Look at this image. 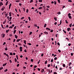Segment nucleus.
<instances>
[{
	"label": "nucleus",
	"instance_id": "32",
	"mask_svg": "<svg viewBox=\"0 0 74 74\" xmlns=\"http://www.w3.org/2000/svg\"><path fill=\"white\" fill-rule=\"evenodd\" d=\"M28 12H29V10L27 9L26 12H27V13H28Z\"/></svg>",
	"mask_w": 74,
	"mask_h": 74
},
{
	"label": "nucleus",
	"instance_id": "51",
	"mask_svg": "<svg viewBox=\"0 0 74 74\" xmlns=\"http://www.w3.org/2000/svg\"><path fill=\"white\" fill-rule=\"evenodd\" d=\"M53 59H52L51 60V62H53Z\"/></svg>",
	"mask_w": 74,
	"mask_h": 74
},
{
	"label": "nucleus",
	"instance_id": "48",
	"mask_svg": "<svg viewBox=\"0 0 74 74\" xmlns=\"http://www.w3.org/2000/svg\"><path fill=\"white\" fill-rule=\"evenodd\" d=\"M31 62H33V59H31Z\"/></svg>",
	"mask_w": 74,
	"mask_h": 74
},
{
	"label": "nucleus",
	"instance_id": "36",
	"mask_svg": "<svg viewBox=\"0 0 74 74\" xmlns=\"http://www.w3.org/2000/svg\"><path fill=\"white\" fill-rule=\"evenodd\" d=\"M5 51H7L8 50V49H7V47H6L5 48Z\"/></svg>",
	"mask_w": 74,
	"mask_h": 74
},
{
	"label": "nucleus",
	"instance_id": "15",
	"mask_svg": "<svg viewBox=\"0 0 74 74\" xmlns=\"http://www.w3.org/2000/svg\"><path fill=\"white\" fill-rule=\"evenodd\" d=\"M7 19H8L9 21H10V19H9V18H10V17H9V16H8L7 17Z\"/></svg>",
	"mask_w": 74,
	"mask_h": 74
},
{
	"label": "nucleus",
	"instance_id": "59",
	"mask_svg": "<svg viewBox=\"0 0 74 74\" xmlns=\"http://www.w3.org/2000/svg\"><path fill=\"white\" fill-rule=\"evenodd\" d=\"M58 51L59 52H61V51L60 50H58Z\"/></svg>",
	"mask_w": 74,
	"mask_h": 74
},
{
	"label": "nucleus",
	"instance_id": "10",
	"mask_svg": "<svg viewBox=\"0 0 74 74\" xmlns=\"http://www.w3.org/2000/svg\"><path fill=\"white\" fill-rule=\"evenodd\" d=\"M14 36H15V38L16 39H17V38H18V36H17L16 35H14Z\"/></svg>",
	"mask_w": 74,
	"mask_h": 74
},
{
	"label": "nucleus",
	"instance_id": "19",
	"mask_svg": "<svg viewBox=\"0 0 74 74\" xmlns=\"http://www.w3.org/2000/svg\"><path fill=\"white\" fill-rule=\"evenodd\" d=\"M28 19H29V21H30V20H31V18H30V17H28Z\"/></svg>",
	"mask_w": 74,
	"mask_h": 74
},
{
	"label": "nucleus",
	"instance_id": "57",
	"mask_svg": "<svg viewBox=\"0 0 74 74\" xmlns=\"http://www.w3.org/2000/svg\"><path fill=\"white\" fill-rule=\"evenodd\" d=\"M26 40H25L24 41V43H26Z\"/></svg>",
	"mask_w": 74,
	"mask_h": 74
},
{
	"label": "nucleus",
	"instance_id": "14",
	"mask_svg": "<svg viewBox=\"0 0 74 74\" xmlns=\"http://www.w3.org/2000/svg\"><path fill=\"white\" fill-rule=\"evenodd\" d=\"M46 29H47V30H49V31L51 30V29H50L47 27L46 28Z\"/></svg>",
	"mask_w": 74,
	"mask_h": 74
},
{
	"label": "nucleus",
	"instance_id": "8",
	"mask_svg": "<svg viewBox=\"0 0 74 74\" xmlns=\"http://www.w3.org/2000/svg\"><path fill=\"white\" fill-rule=\"evenodd\" d=\"M1 26L2 28H3V29H5V28L6 27H3V25L2 24H1Z\"/></svg>",
	"mask_w": 74,
	"mask_h": 74
},
{
	"label": "nucleus",
	"instance_id": "22",
	"mask_svg": "<svg viewBox=\"0 0 74 74\" xmlns=\"http://www.w3.org/2000/svg\"><path fill=\"white\" fill-rule=\"evenodd\" d=\"M43 71H44V69H43L42 70L41 72V73H43Z\"/></svg>",
	"mask_w": 74,
	"mask_h": 74
},
{
	"label": "nucleus",
	"instance_id": "2",
	"mask_svg": "<svg viewBox=\"0 0 74 74\" xmlns=\"http://www.w3.org/2000/svg\"><path fill=\"white\" fill-rule=\"evenodd\" d=\"M19 49L20 52H22V47H20Z\"/></svg>",
	"mask_w": 74,
	"mask_h": 74
},
{
	"label": "nucleus",
	"instance_id": "20",
	"mask_svg": "<svg viewBox=\"0 0 74 74\" xmlns=\"http://www.w3.org/2000/svg\"><path fill=\"white\" fill-rule=\"evenodd\" d=\"M19 41H21V39H18L17 40L16 42H19Z\"/></svg>",
	"mask_w": 74,
	"mask_h": 74
},
{
	"label": "nucleus",
	"instance_id": "28",
	"mask_svg": "<svg viewBox=\"0 0 74 74\" xmlns=\"http://www.w3.org/2000/svg\"><path fill=\"white\" fill-rule=\"evenodd\" d=\"M65 21L66 23H68V21H67V20H65Z\"/></svg>",
	"mask_w": 74,
	"mask_h": 74
},
{
	"label": "nucleus",
	"instance_id": "63",
	"mask_svg": "<svg viewBox=\"0 0 74 74\" xmlns=\"http://www.w3.org/2000/svg\"><path fill=\"white\" fill-rule=\"evenodd\" d=\"M6 56H7V57H9V56H8V54H6L5 55Z\"/></svg>",
	"mask_w": 74,
	"mask_h": 74
},
{
	"label": "nucleus",
	"instance_id": "27",
	"mask_svg": "<svg viewBox=\"0 0 74 74\" xmlns=\"http://www.w3.org/2000/svg\"><path fill=\"white\" fill-rule=\"evenodd\" d=\"M14 59H15V62H17V60H16V58H15Z\"/></svg>",
	"mask_w": 74,
	"mask_h": 74
},
{
	"label": "nucleus",
	"instance_id": "29",
	"mask_svg": "<svg viewBox=\"0 0 74 74\" xmlns=\"http://www.w3.org/2000/svg\"><path fill=\"white\" fill-rule=\"evenodd\" d=\"M71 64H72V63H71V62L69 63V66H70V65H71Z\"/></svg>",
	"mask_w": 74,
	"mask_h": 74
},
{
	"label": "nucleus",
	"instance_id": "17",
	"mask_svg": "<svg viewBox=\"0 0 74 74\" xmlns=\"http://www.w3.org/2000/svg\"><path fill=\"white\" fill-rule=\"evenodd\" d=\"M68 17L69 18V19H72V18H71V16H68Z\"/></svg>",
	"mask_w": 74,
	"mask_h": 74
},
{
	"label": "nucleus",
	"instance_id": "23",
	"mask_svg": "<svg viewBox=\"0 0 74 74\" xmlns=\"http://www.w3.org/2000/svg\"><path fill=\"white\" fill-rule=\"evenodd\" d=\"M11 12H9V16H11Z\"/></svg>",
	"mask_w": 74,
	"mask_h": 74
},
{
	"label": "nucleus",
	"instance_id": "62",
	"mask_svg": "<svg viewBox=\"0 0 74 74\" xmlns=\"http://www.w3.org/2000/svg\"><path fill=\"white\" fill-rule=\"evenodd\" d=\"M57 44L58 45H60V43H59V42H58V43H57Z\"/></svg>",
	"mask_w": 74,
	"mask_h": 74
},
{
	"label": "nucleus",
	"instance_id": "25",
	"mask_svg": "<svg viewBox=\"0 0 74 74\" xmlns=\"http://www.w3.org/2000/svg\"><path fill=\"white\" fill-rule=\"evenodd\" d=\"M72 25V23L69 25V27H71V26Z\"/></svg>",
	"mask_w": 74,
	"mask_h": 74
},
{
	"label": "nucleus",
	"instance_id": "7",
	"mask_svg": "<svg viewBox=\"0 0 74 74\" xmlns=\"http://www.w3.org/2000/svg\"><path fill=\"white\" fill-rule=\"evenodd\" d=\"M8 1H7L6 2L5 4V5H8Z\"/></svg>",
	"mask_w": 74,
	"mask_h": 74
},
{
	"label": "nucleus",
	"instance_id": "49",
	"mask_svg": "<svg viewBox=\"0 0 74 74\" xmlns=\"http://www.w3.org/2000/svg\"><path fill=\"white\" fill-rule=\"evenodd\" d=\"M61 14V13L60 12L58 13V15H59V14Z\"/></svg>",
	"mask_w": 74,
	"mask_h": 74
},
{
	"label": "nucleus",
	"instance_id": "47",
	"mask_svg": "<svg viewBox=\"0 0 74 74\" xmlns=\"http://www.w3.org/2000/svg\"><path fill=\"white\" fill-rule=\"evenodd\" d=\"M47 63V60H46V61H45V64H46Z\"/></svg>",
	"mask_w": 74,
	"mask_h": 74
},
{
	"label": "nucleus",
	"instance_id": "18",
	"mask_svg": "<svg viewBox=\"0 0 74 74\" xmlns=\"http://www.w3.org/2000/svg\"><path fill=\"white\" fill-rule=\"evenodd\" d=\"M16 30H14V32H13L14 34H15V33H16Z\"/></svg>",
	"mask_w": 74,
	"mask_h": 74
},
{
	"label": "nucleus",
	"instance_id": "38",
	"mask_svg": "<svg viewBox=\"0 0 74 74\" xmlns=\"http://www.w3.org/2000/svg\"><path fill=\"white\" fill-rule=\"evenodd\" d=\"M71 14L70 13H69L68 15V16H70V15H71Z\"/></svg>",
	"mask_w": 74,
	"mask_h": 74
},
{
	"label": "nucleus",
	"instance_id": "54",
	"mask_svg": "<svg viewBox=\"0 0 74 74\" xmlns=\"http://www.w3.org/2000/svg\"><path fill=\"white\" fill-rule=\"evenodd\" d=\"M5 44H6V43H5V42H4L3 44V45H5Z\"/></svg>",
	"mask_w": 74,
	"mask_h": 74
},
{
	"label": "nucleus",
	"instance_id": "30",
	"mask_svg": "<svg viewBox=\"0 0 74 74\" xmlns=\"http://www.w3.org/2000/svg\"><path fill=\"white\" fill-rule=\"evenodd\" d=\"M63 32H64V33H66V32L65 31H64V30L63 29Z\"/></svg>",
	"mask_w": 74,
	"mask_h": 74
},
{
	"label": "nucleus",
	"instance_id": "61",
	"mask_svg": "<svg viewBox=\"0 0 74 74\" xmlns=\"http://www.w3.org/2000/svg\"><path fill=\"white\" fill-rule=\"evenodd\" d=\"M20 58H23V56H22V55H21V56H20Z\"/></svg>",
	"mask_w": 74,
	"mask_h": 74
},
{
	"label": "nucleus",
	"instance_id": "43",
	"mask_svg": "<svg viewBox=\"0 0 74 74\" xmlns=\"http://www.w3.org/2000/svg\"><path fill=\"white\" fill-rule=\"evenodd\" d=\"M58 30L59 32H60L62 30L61 29H58Z\"/></svg>",
	"mask_w": 74,
	"mask_h": 74
},
{
	"label": "nucleus",
	"instance_id": "41",
	"mask_svg": "<svg viewBox=\"0 0 74 74\" xmlns=\"http://www.w3.org/2000/svg\"><path fill=\"white\" fill-rule=\"evenodd\" d=\"M33 0H31V1L29 2V3H32V2H33Z\"/></svg>",
	"mask_w": 74,
	"mask_h": 74
},
{
	"label": "nucleus",
	"instance_id": "31",
	"mask_svg": "<svg viewBox=\"0 0 74 74\" xmlns=\"http://www.w3.org/2000/svg\"><path fill=\"white\" fill-rule=\"evenodd\" d=\"M3 69V67H2L0 68V70H1Z\"/></svg>",
	"mask_w": 74,
	"mask_h": 74
},
{
	"label": "nucleus",
	"instance_id": "60",
	"mask_svg": "<svg viewBox=\"0 0 74 74\" xmlns=\"http://www.w3.org/2000/svg\"><path fill=\"white\" fill-rule=\"evenodd\" d=\"M10 55H12V53H10Z\"/></svg>",
	"mask_w": 74,
	"mask_h": 74
},
{
	"label": "nucleus",
	"instance_id": "1",
	"mask_svg": "<svg viewBox=\"0 0 74 74\" xmlns=\"http://www.w3.org/2000/svg\"><path fill=\"white\" fill-rule=\"evenodd\" d=\"M5 8V6H3V8L1 9V11H4V10Z\"/></svg>",
	"mask_w": 74,
	"mask_h": 74
},
{
	"label": "nucleus",
	"instance_id": "50",
	"mask_svg": "<svg viewBox=\"0 0 74 74\" xmlns=\"http://www.w3.org/2000/svg\"><path fill=\"white\" fill-rule=\"evenodd\" d=\"M57 57H55V58H54V60H57Z\"/></svg>",
	"mask_w": 74,
	"mask_h": 74
},
{
	"label": "nucleus",
	"instance_id": "44",
	"mask_svg": "<svg viewBox=\"0 0 74 74\" xmlns=\"http://www.w3.org/2000/svg\"><path fill=\"white\" fill-rule=\"evenodd\" d=\"M16 26L14 27V30H15V29H16Z\"/></svg>",
	"mask_w": 74,
	"mask_h": 74
},
{
	"label": "nucleus",
	"instance_id": "21",
	"mask_svg": "<svg viewBox=\"0 0 74 74\" xmlns=\"http://www.w3.org/2000/svg\"><path fill=\"white\" fill-rule=\"evenodd\" d=\"M42 7H40L38 8V9L39 10H41V9H42Z\"/></svg>",
	"mask_w": 74,
	"mask_h": 74
},
{
	"label": "nucleus",
	"instance_id": "13",
	"mask_svg": "<svg viewBox=\"0 0 74 74\" xmlns=\"http://www.w3.org/2000/svg\"><path fill=\"white\" fill-rule=\"evenodd\" d=\"M10 31V29H8V30H6V32L7 33H8V32Z\"/></svg>",
	"mask_w": 74,
	"mask_h": 74
},
{
	"label": "nucleus",
	"instance_id": "39",
	"mask_svg": "<svg viewBox=\"0 0 74 74\" xmlns=\"http://www.w3.org/2000/svg\"><path fill=\"white\" fill-rule=\"evenodd\" d=\"M63 67H66V65H65V64H63L62 65Z\"/></svg>",
	"mask_w": 74,
	"mask_h": 74
},
{
	"label": "nucleus",
	"instance_id": "9",
	"mask_svg": "<svg viewBox=\"0 0 74 74\" xmlns=\"http://www.w3.org/2000/svg\"><path fill=\"white\" fill-rule=\"evenodd\" d=\"M44 33L45 34H48V33L47 32H44Z\"/></svg>",
	"mask_w": 74,
	"mask_h": 74
},
{
	"label": "nucleus",
	"instance_id": "34",
	"mask_svg": "<svg viewBox=\"0 0 74 74\" xmlns=\"http://www.w3.org/2000/svg\"><path fill=\"white\" fill-rule=\"evenodd\" d=\"M68 1L69 2H71V3L72 2V1H71V0H68Z\"/></svg>",
	"mask_w": 74,
	"mask_h": 74
},
{
	"label": "nucleus",
	"instance_id": "16",
	"mask_svg": "<svg viewBox=\"0 0 74 74\" xmlns=\"http://www.w3.org/2000/svg\"><path fill=\"white\" fill-rule=\"evenodd\" d=\"M54 19L56 21H57V18L56 17H54Z\"/></svg>",
	"mask_w": 74,
	"mask_h": 74
},
{
	"label": "nucleus",
	"instance_id": "55",
	"mask_svg": "<svg viewBox=\"0 0 74 74\" xmlns=\"http://www.w3.org/2000/svg\"><path fill=\"white\" fill-rule=\"evenodd\" d=\"M71 45V43H69L68 44V46H70Z\"/></svg>",
	"mask_w": 74,
	"mask_h": 74
},
{
	"label": "nucleus",
	"instance_id": "37",
	"mask_svg": "<svg viewBox=\"0 0 74 74\" xmlns=\"http://www.w3.org/2000/svg\"><path fill=\"white\" fill-rule=\"evenodd\" d=\"M42 0H39V2H42Z\"/></svg>",
	"mask_w": 74,
	"mask_h": 74
},
{
	"label": "nucleus",
	"instance_id": "42",
	"mask_svg": "<svg viewBox=\"0 0 74 74\" xmlns=\"http://www.w3.org/2000/svg\"><path fill=\"white\" fill-rule=\"evenodd\" d=\"M32 34V32H31L29 33V35H31Z\"/></svg>",
	"mask_w": 74,
	"mask_h": 74
},
{
	"label": "nucleus",
	"instance_id": "53",
	"mask_svg": "<svg viewBox=\"0 0 74 74\" xmlns=\"http://www.w3.org/2000/svg\"><path fill=\"white\" fill-rule=\"evenodd\" d=\"M44 56V54L42 53L41 54V56H42H42Z\"/></svg>",
	"mask_w": 74,
	"mask_h": 74
},
{
	"label": "nucleus",
	"instance_id": "6",
	"mask_svg": "<svg viewBox=\"0 0 74 74\" xmlns=\"http://www.w3.org/2000/svg\"><path fill=\"white\" fill-rule=\"evenodd\" d=\"M67 30H68V32H69L70 30H71V29H70V28H69L67 29Z\"/></svg>",
	"mask_w": 74,
	"mask_h": 74
},
{
	"label": "nucleus",
	"instance_id": "24",
	"mask_svg": "<svg viewBox=\"0 0 74 74\" xmlns=\"http://www.w3.org/2000/svg\"><path fill=\"white\" fill-rule=\"evenodd\" d=\"M46 26H47V24H45L44 25V27H46Z\"/></svg>",
	"mask_w": 74,
	"mask_h": 74
},
{
	"label": "nucleus",
	"instance_id": "56",
	"mask_svg": "<svg viewBox=\"0 0 74 74\" xmlns=\"http://www.w3.org/2000/svg\"><path fill=\"white\" fill-rule=\"evenodd\" d=\"M24 17H23L21 18V19H24Z\"/></svg>",
	"mask_w": 74,
	"mask_h": 74
},
{
	"label": "nucleus",
	"instance_id": "3",
	"mask_svg": "<svg viewBox=\"0 0 74 74\" xmlns=\"http://www.w3.org/2000/svg\"><path fill=\"white\" fill-rule=\"evenodd\" d=\"M1 36L3 38H4L5 37V34H2L1 35Z\"/></svg>",
	"mask_w": 74,
	"mask_h": 74
},
{
	"label": "nucleus",
	"instance_id": "35",
	"mask_svg": "<svg viewBox=\"0 0 74 74\" xmlns=\"http://www.w3.org/2000/svg\"><path fill=\"white\" fill-rule=\"evenodd\" d=\"M54 3L55 5H56V1H54Z\"/></svg>",
	"mask_w": 74,
	"mask_h": 74
},
{
	"label": "nucleus",
	"instance_id": "4",
	"mask_svg": "<svg viewBox=\"0 0 74 74\" xmlns=\"http://www.w3.org/2000/svg\"><path fill=\"white\" fill-rule=\"evenodd\" d=\"M1 5H3V3H2V2H1L0 3V7H1Z\"/></svg>",
	"mask_w": 74,
	"mask_h": 74
},
{
	"label": "nucleus",
	"instance_id": "58",
	"mask_svg": "<svg viewBox=\"0 0 74 74\" xmlns=\"http://www.w3.org/2000/svg\"><path fill=\"white\" fill-rule=\"evenodd\" d=\"M19 64H18L17 65V67H19Z\"/></svg>",
	"mask_w": 74,
	"mask_h": 74
},
{
	"label": "nucleus",
	"instance_id": "45",
	"mask_svg": "<svg viewBox=\"0 0 74 74\" xmlns=\"http://www.w3.org/2000/svg\"><path fill=\"white\" fill-rule=\"evenodd\" d=\"M8 71V70L7 69H6V70H5L4 71L5 72H6V71Z\"/></svg>",
	"mask_w": 74,
	"mask_h": 74
},
{
	"label": "nucleus",
	"instance_id": "40",
	"mask_svg": "<svg viewBox=\"0 0 74 74\" xmlns=\"http://www.w3.org/2000/svg\"><path fill=\"white\" fill-rule=\"evenodd\" d=\"M16 58L17 60H18V55H16Z\"/></svg>",
	"mask_w": 74,
	"mask_h": 74
},
{
	"label": "nucleus",
	"instance_id": "11",
	"mask_svg": "<svg viewBox=\"0 0 74 74\" xmlns=\"http://www.w3.org/2000/svg\"><path fill=\"white\" fill-rule=\"evenodd\" d=\"M6 19L5 20V21L3 22V24H5L6 22Z\"/></svg>",
	"mask_w": 74,
	"mask_h": 74
},
{
	"label": "nucleus",
	"instance_id": "12",
	"mask_svg": "<svg viewBox=\"0 0 74 74\" xmlns=\"http://www.w3.org/2000/svg\"><path fill=\"white\" fill-rule=\"evenodd\" d=\"M20 1V0H16V3H18V2H19Z\"/></svg>",
	"mask_w": 74,
	"mask_h": 74
},
{
	"label": "nucleus",
	"instance_id": "46",
	"mask_svg": "<svg viewBox=\"0 0 74 74\" xmlns=\"http://www.w3.org/2000/svg\"><path fill=\"white\" fill-rule=\"evenodd\" d=\"M28 45H32V44H31V43H28Z\"/></svg>",
	"mask_w": 74,
	"mask_h": 74
},
{
	"label": "nucleus",
	"instance_id": "64",
	"mask_svg": "<svg viewBox=\"0 0 74 74\" xmlns=\"http://www.w3.org/2000/svg\"><path fill=\"white\" fill-rule=\"evenodd\" d=\"M54 74H57V73L55 72L54 73Z\"/></svg>",
	"mask_w": 74,
	"mask_h": 74
},
{
	"label": "nucleus",
	"instance_id": "52",
	"mask_svg": "<svg viewBox=\"0 0 74 74\" xmlns=\"http://www.w3.org/2000/svg\"><path fill=\"white\" fill-rule=\"evenodd\" d=\"M50 64H48V67H50Z\"/></svg>",
	"mask_w": 74,
	"mask_h": 74
},
{
	"label": "nucleus",
	"instance_id": "33",
	"mask_svg": "<svg viewBox=\"0 0 74 74\" xmlns=\"http://www.w3.org/2000/svg\"><path fill=\"white\" fill-rule=\"evenodd\" d=\"M10 20H11L10 22H11V19H12V17H10L9 18Z\"/></svg>",
	"mask_w": 74,
	"mask_h": 74
},
{
	"label": "nucleus",
	"instance_id": "26",
	"mask_svg": "<svg viewBox=\"0 0 74 74\" xmlns=\"http://www.w3.org/2000/svg\"><path fill=\"white\" fill-rule=\"evenodd\" d=\"M58 3H60V0H58Z\"/></svg>",
	"mask_w": 74,
	"mask_h": 74
},
{
	"label": "nucleus",
	"instance_id": "5",
	"mask_svg": "<svg viewBox=\"0 0 74 74\" xmlns=\"http://www.w3.org/2000/svg\"><path fill=\"white\" fill-rule=\"evenodd\" d=\"M7 64V63H5V64H3V67H4V66H6V65Z\"/></svg>",
	"mask_w": 74,
	"mask_h": 74
}]
</instances>
